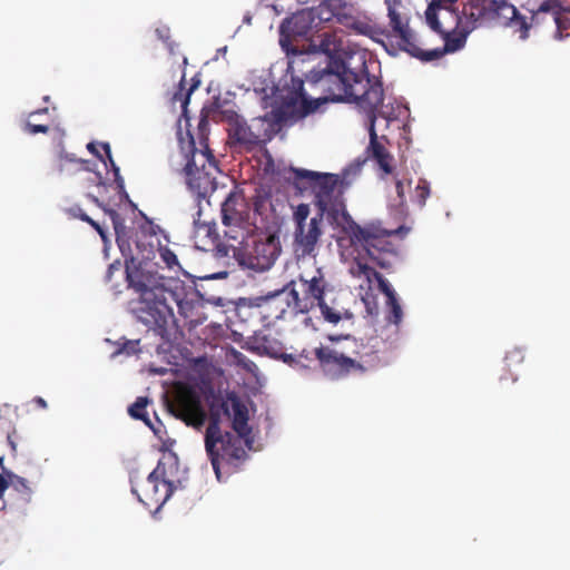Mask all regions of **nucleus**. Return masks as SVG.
Returning <instances> with one entry per match:
<instances>
[{
	"mask_svg": "<svg viewBox=\"0 0 570 570\" xmlns=\"http://www.w3.org/2000/svg\"><path fill=\"white\" fill-rule=\"evenodd\" d=\"M327 286L328 283L321 269H316L311 277L301 274L297 281H291L286 287L292 298L293 314H306L318 307L328 323L337 324L343 317L352 318L353 314L348 311L341 314L325 303Z\"/></svg>",
	"mask_w": 570,
	"mask_h": 570,
	"instance_id": "8",
	"label": "nucleus"
},
{
	"mask_svg": "<svg viewBox=\"0 0 570 570\" xmlns=\"http://www.w3.org/2000/svg\"><path fill=\"white\" fill-rule=\"evenodd\" d=\"M498 22L509 27L512 29L514 35L519 36V39L525 40L529 38V31L531 30V23L528 18L520 14L517 8H514V12L510 18H499Z\"/></svg>",
	"mask_w": 570,
	"mask_h": 570,
	"instance_id": "22",
	"label": "nucleus"
},
{
	"mask_svg": "<svg viewBox=\"0 0 570 570\" xmlns=\"http://www.w3.org/2000/svg\"><path fill=\"white\" fill-rule=\"evenodd\" d=\"M48 110L49 109L47 107H45V108L37 109L35 111H31L29 114V119H31L32 117L42 115V114H48ZM23 129L26 132H28L30 135L47 134L49 131V126L43 125V124H33L30 120H27Z\"/></svg>",
	"mask_w": 570,
	"mask_h": 570,
	"instance_id": "28",
	"label": "nucleus"
},
{
	"mask_svg": "<svg viewBox=\"0 0 570 570\" xmlns=\"http://www.w3.org/2000/svg\"><path fill=\"white\" fill-rule=\"evenodd\" d=\"M8 441H9V443H10V445H11V449L14 451V450H16V444H14V442L10 439V436H8Z\"/></svg>",
	"mask_w": 570,
	"mask_h": 570,
	"instance_id": "52",
	"label": "nucleus"
},
{
	"mask_svg": "<svg viewBox=\"0 0 570 570\" xmlns=\"http://www.w3.org/2000/svg\"><path fill=\"white\" fill-rule=\"evenodd\" d=\"M390 29L382 28L375 23L370 17L353 18L348 27L357 35L371 38L372 40L384 45V39H396V45L401 49V38L399 33L393 30V26L389 23Z\"/></svg>",
	"mask_w": 570,
	"mask_h": 570,
	"instance_id": "18",
	"label": "nucleus"
},
{
	"mask_svg": "<svg viewBox=\"0 0 570 570\" xmlns=\"http://www.w3.org/2000/svg\"><path fill=\"white\" fill-rule=\"evenodd\" d=\"M309 215V206L307 204H299L293 215L295 227L303 226L307 224V218Z\"/></svg>",
	"mask_w": 570,
	"mask_h": 570,
	"instance_id": "36",
	"label": "nucleus"
},
{
	"mask_svg": "<svg viewBox=\"0 0 570 570\" xmlns=\"http://www.w3.org/2000/svg\"><path fill=\"white\" fill-rule=\"evenodd\" d=\"M393 20L396 26V33H399L401 38V50L407 52L414 58H417L422 61H432L442 58L448 52H455L461 49L466 40V36L464 33H454L452 35L449 30L444 29L439 21L438 10L434 3H431L426 11L425 18L429 27L439 33L443 40L444 46L442 48L434 49H424L422 46L425 43L422 40L416 38L415 32L409 26V17L405 16L403 21L397 20L399 16L393 11Z\"/></svg>",
	"mask_w": 570,
	"mask_h": 570,
	"instance_id": "7",
	"label": "nucleus"
},
{
	"mask_svg": "<svg viewBox=\"0 0 570 570\" xmlns=\"http://www.w3.org/2000/svg\"><path fill=\"white\" fill-rule=\"evenodd\" d=\"M120 267H121V264H120L119 261H116V262L111 263L108 266V269H107V273H106V279L110 281L111 277H112L114 272L120 271Z\"/></svg>",
	"mask_w": 570,
	"mask_h": 570,
	"instance_id": "45",
	"label": "nucleus"
},
{
	"mask_svg": "<svg viewBox=\"0 0 570 570\" xmlns=\"http://www.w3.org/2000/svg\"><path fill=\"white\" fill-rule=\"evenodd\" d=\"M314 17L311 11H299L285 19L281 24V36L286 38L306 37L313 28Z\"/></svg>",
	"mask_w": 570,
	"mask_h": 570,
	"instance_id": "20",
	"label": "nucleus"
},
{
	"mask_svg": "<svg viewBox=\"0 0 570 570\" xmlns=\"http://www.w3.org/2000/svg\"><path fill=\"white\" fill-rule=\"evenodd\" d=\"M307 78L321 87L324 100L354 102L366 116L383 105V83L368 73L364 63L356 72L344 61L335 60L326 68H314Z\"/></svg>",
	"mask_w": 570,
	"mask_h": 570,
	"instance_id": "3",
	"label": "nucleus"
},
{
	"mask_svg": "<svg viewBox=\"0 0 570 570\" xmlns=\"http://www.w3.org/2000/svg\"><path fill=\"white\" fill-rule=\"evenodd\" d=\"M227 247L240 266L255 272L269 269L281 253L278 237L272 234L250 233L243 242H230Z\"/></svg>",
	"mask_w": 570,
	"mask_h": 570,
	"instance_id": "10",
	"label": "nucleus"
},
{
	"mask_svg": "<svg viewBox=\"0 0 570 570\" xmlns=\"http://www.w3.org/2000/svg\"><path fill=\"white\" fill-rule=\"evenodd\" d=\"M140 341L139 340H132V341H126L121 347L117 351V353H125L127 355H134L140 352L139 347Z\"/></svg>",
	"mask_w": 570,
	"mask_h": 570,
	"instance_id": "40",
	"label": "nucleus"
},
{
	"mask_svg": "<svg viewBox=\"0 0 570 570\" xmlns=\"http://www.w3.org/2000/svg\"><path fill=\"white\" fill-rule=\"evenodd\" d=\"M269 202V194L264 190H256L255 195L252 197V204L254 207V212L257 214H262L265 209L267 203Z\"/></svg>",
	"mask_w": 570,
	"mask_h": 570,
	"instance_id": "34",
	"label": "nucleus"
},
{
	"mask_svg": "<svg viewBox=\"0 0 570 570\" xmlns=\"http://www.w3.org/2000/svg\"><path fill=\"white\" fill-rule=\"evenodd\" d=\"M100 147L104 149L106 157L110 164V167L112 168V171L115 174V181H116L117 186L120 189H124V187H125L124 178L120 176L119 167L116 165L115 160L112 159L109 144L102 142V144H100Z\"/></svg>",
	"mask_w": 570,
	"mask_h": 570,
	"instance_id": "33",
	"label": "nucleus"
},
{
	"mask_svg": "<svg viewBox=\"0 0 570 570\" xmlns=\"http://www.w3.org/2000/svg\"><path fill=\"white\" fill-rule=\"evenodd\" d=\"M131 490L144 505L159 509L173 494L174 485L165 479V468L158 462L147 479L134 485Z\"/></svg>",
	"mask_w": 570,
	"mask_h": 570,
	"instance_id": "13",
	"label": "nucleus"
},
{
	"mask_svg": "<svg viewBox=\"0 0 570 570\" xmlns=\"http://www.w3.org/2000/svg\"><path fill=\"white\" fill-rule=\"evenodd\" d=\"M395 189H396V194H397V198H399V205L404 206L406 203V197H405L404 184L402 180H400V179L396 180Z\"/></svg>",
	"mask_w": 570,
	"mask_h": 570,
	"instance_id": "44",
	"label": "nucleus"
},
{
	"mask_svg": "<svg viewBox=\"0 0 570 570\" xmlns=\"http://www.w3.org/2000/svg\"><path fill=\"white\" fill-rule=\"evenodd\" d=\"M220 213L226 245L234 240L243 242L257 229L249 203L239 187H234L229 191L222 203Z\"/></svg>",
	"mask_w": 570,
	"mask_h": 570,
	"instance_id": "11",
	"label": "nucleus"
},
{
	"mask_svg": "<svg viewBox=\"0 0 570 570\" xmlns=\"http://www.w3.org/2000/svg\"><path fill=\"white\" fill-rule=\"evenodd\" d=\"M49 99H50V98H49V96H45V97H43V100H45V101H49Z\"/></svg>",
	"mask_w": 570,
	"mask_h": 570,
	"instance_id": "53",
	"label": "nucleus"
},
{
	"mask_svg": "<svg viewBox=\"0 0 570 570\" xmlns=\"http://www.w3.org/2000/svg\"><path fill=\"white\" fill-rule=\"evenodd\" d=\"M523 360H524L523 352L520 348H513L507 353V355L504 357V363H505L507 368L509 371H511V368L513 366H518V365L522 364Z\"/></svg>",
	"mask_w": 570,
	"mask_h": 570,
	"instance_id": "35",
	"label": "nucleus"
},
{
	"mask_svg": "<svg viewBox=\"0 0 570 570\" xmlns=\"http://www.w3.org/2000/svg\"><path fill=\"white\" fill-rule=\"evenodd\" d=\"M135 245L137 254L126 259L125 269L129 286L139 293V297L131 302V312L139 322L165 338L168 324L174 320L171 303L179 306L183 297L155 269L156 264L151 262L155 256L154 245L138 237Z\"/></svg>",
	"mask_w": 570,
	"mask_h": 570,
	"instance_id": "1",
	"label": "nucleus"
},
{
	"mask_svg": "<svg viewBox=\"0 0 570 570\" xmlns=\"http://www.w3.org/2000/svg\"><path fill=\"white\" fill-rule=\"evenodd\" d=\"M209 414L206 412L200 394L191 386L181 384L176 389L169 410L174 416L181 420L187 426L200 430L206 421L207 426L220 428V416L232 419L235 433L249 435L248 410L235 392L225 394L209 390L206 395Z\"/></svg>",
	"mask_w": 570,
	"mask_h": 570,
	"instance_id": "2",
	"label": "nucleus"
},
{
	"mask_svg": "<svg viewBox=\"0 0 570 570\" xmlns=\"http://www.w3.org/2000/svg\"><path fill=\"white\" fill-rule=\"evenodd\" d=\"M188 102V96L186 97V99L184 100V105Z\"/></svg>",
	"mask_w": 570,
	"mask_h": 570,
	"instance_id": "54",
	"label": "nucleus"
},
{
	"mask_svg": "<svg viewBox=\"0 0 570 570\" xmlns=\"http://www.w3.org/2000/svg\"><path fill=\"white\" fill-rule=\"evenodd\" d=\"M107 213L109 214L111 220H112V224H114V227H115V232L117 234V243L119 245V248L120 250L124 253L125 252V243H124V239L120 235V227H121V218H120V215L114 210V209H108Z\"/></svg>",
	"mask_w": 570,
	"mask_h": 570,
	"instance_id": "37",
	"label": "nucleus"
},
{
	"mask_svg": "<svg viewBox=\"0 0 570 570\" xmlns=\"http://www.w3.org/2000/svg\"><path fill=\"white\" fill-rule=\"evenodd\" d=\"M88 198H89L92 203H95L96 205H98L99 207H101V206H102V205H101V203L99 202V199H98L96 196H94V195H88Z\"/></svg>",
	"mask_w": 570,
	"mask_h": 570,
	"instance_id": "51",
	"label": "nucleus"
},
{
	"mask_svg": "<svg viewBox=\"0 0 570 570\" xmlns=\"http://www.w3.org/2000/svg\"><path fill=\"white\" fill-rule=\"evenodd\" d=\"M355 348L346 352L341 348L320 345L315 355L320 368L323 373L338 380L351 373H365L366 371L380 366L383 361L381 354L390 348L387 342L379 336H372L366 344L360 346L353 341Z\"/></svg>",
	"mask_w": 570,
	"mask_h": 570,
	"instance_id": "5",
	"label": "nucleus"
},
{
	"mask_svg": "<svg viewBox=\"0 0 570 570\" xmlns=\"http://www.w3.org/2000/svg\"><path fill=\"white\" fill-rule=\"evenodd\" d=\"M158 252L163 263L167 268L174 269L177 267V269H181L176 254L170 248L167 246H159Z\"/></svg>",
	"mask_w": 570,
	"mask_h": 570,
	"instance_id": "32",
	"label": "nucleus"
},
{
	"mask_svg": "<svg viewBox=\"0 0 570 570\" xmlns=\"http://www.w3.org/2000/svg\"><path fill=\"white\" fill-rule=\"evenodd\" d=\"M556 1H546L543 2L537 11H533L529 22L531 23V29H534L543 23H549V19L554 9Z\"/></svg>",
	"mask_w": 570,
	"mask_h": 570,
	"instance_id": "25",
	"label": "nucleus"
},
{
	"mask_svg": "<svg viewBox=\"0 0 570 570\" xmlns=\"http://www.w3.org/2000/svg\"><path fill=\"white\" fill-rule=\"evenodd\" d=\"M32 403L38 407V409H41V410H46L47 409V402L45 399H42L41 396H36L33 397L32 400Z\"/></svg>",
	"mask_w": 570,
	"mask_h": 570,
	"instance_id": "48",
	"label": "nucleus"
},
{
	"mask_svg": "<svg viewBox=\"0 0 570 570\" xmlns=\"http://www.w3.org/2000/svg\"><path fill=\"white\" fill-rule=\"evenodd\" d=\"M379 116L385 120L386 128L391 121L395 120V117L386 115L385 111H374L373 114L367 115L370 135V145L367 147V151L370 153V156L377 163L379 167L384 171V174H391L393 171V156L379 141V137L375 130V124Z\"/></svg>",
	"mask_w": 570,
	"mask_h": 570,
	"instance_id": "16",
	"label": "nucleus"
},
{
	"mask_svg": "<svg viewBox=\"0 0 570 570\" xmlns=\"http://www.w3.org/2000/svg\"><path fill=\"white\" fill-rule=\"evenodd\" d=\"M2 463V459H0ZM9 488V481L2 474H0V499L3 497L6 490Z\"/></svg>",
	"mask_w": 570,
	"mask_h": 570,
	"instance_id": "46",
	"label": "nucleus"
},
{
	"mask_svg": "<svg viewBox=\"0 0 570 570\" xmlns=\"http://www.w3.org/2000/svg\"><path fill=\"white\" fill-rule=\"evenodd\" d=\"M156 33L159 37V39L164 41H166L169 38V29L167 27L157 28Z\"/></svg>",
	"mask_w": 570,
	"mask_h": 570,
	"instance_id": "47",
	"label": "nucleus"
},
{
	"mask_svg": "<svg viewBox=\"0 0 570 570\" xmlns=\"http://www.w3.org/2000/svg\"><path fill=\"white\" fill-rule=\"evenodd\" d=\"M549 24H554L557 28V35L562 38L564 35L568 36L570 29V18L568 12L556 1L554 9L549 19Z\"/></svg>",
	"mask_w": 570,
	"mask_h": 570,
	"instance_id": "23",
	"label": "nucleus"
},
{
	"mask_svg": "<svg viewBox=\"0 0 570 570\" xmlns=\"http://www.w3.org/2000/svg\"><path fill=\"white\" fill-rule=\"evenodd\" d=\"M292 298L288 294V287L284 286L281 291H276L261 298L257 305V313L267 324L274 323L285 316L289 309L293 313Z\"/></svg>",
	"mask_w": 570,
	"mask_h": 570,
	"instance_id": "17",
	"label": "nucleus"
},
{
	"mask_svg": "<svg viewBox=\"0 0 570 570\" xmlns=\"http://www.w3.org/2000/svg\"><path fill=\"white\" fill-rule=\"evenodd\" d=\"M79 219H81L82 222L88 223L90 226H92L99 233V235L102 238L105 237V233H104L102 227L96 220L90 218L86 213L79 214Z\"/></svg>",
	"mask_w": 570,
	"mask_h": 570,
	"instance_id": "43",
	"label": "nucleus"
},
{
	"mask_svg": "<svg viewBox=\"0 0 570 570\" xmlns=\"http://www.w3.org/2000/svg\"><path fill=\"white\" fill-rule=\"evenodd\" d=\"M462 13L466 22L472 24V28L498 21L499 19L488 0H469L464 4Z\"/></svg>",
	"mask_w": 570,
	"mask_h": 570,
	"instance_id": "19",
	"label": "nucleus"
},
{
	"mask_svg": "<svg viewBox=\"0 0 570 570\" xmlns=\"http://www.w3.org/2000/svg\"><path fill=\"white\" fill-rule=\"evenodd\" d=\"M341 230L350 237L355 248L363 250L368 259L383 269L392 268L399 255L397 245L392 238H403L409 233L405 226L395 229H386L379 223L361 226L353 218Z\"/></svg>",
	"mask_w": 570,
	"mask_h": 570,
	"instance_id": "6",
	"label": "nucleus"
},
{
	"mask_svg": "<svg viewBox=\"0 0 570 570\" xmlns=\"http://www.w3.org/2000/svg\"><path fill=\"white\" fill-rule=\"evenodd\" d=\"M293 186L301 195L311 191L318 214L324 215L327 222L342 229L352 217L344 200V193L352 186L360 174V166H350L341 174L317 173L313 170L292 168Z\"/></svg>",
	"mask_w": 570,
	"mask_h": 570,
	"instance_id": "4",
	"label": "nucleus"
},
{
	"mask_svg": "<svg viewBox=\"0 0 570 570\" xmlns=\"http://www.w3.org/2000/svg\"><path fill=\"white\" fill-rule=\"evenodd\" d=\"M88 150L94 154L96 157L102 160V156L100 155L99 150L97 149L96 145L94 142H89L87 145Z\"/></svg>",
	"mask_w": 570,
	"mask_h": 570,
	"instance_id": "49",
	"label": "nucleus"
},
{
	"mask_svg": "<svg viewBox=\"0 0 570 570\" xmlns=\"http://www.w3.org/2000/svg\"><path fill=\"white\" fill-rule=\"evenodd\" d=\"M148 404H149V399L148 397L139 396V397H137L135 403H132L128 407V413H129V415L131 417H134L136 420H141L142 422L146 423V425L151 426L150 420H149L148 414L146 412V407H147Z\"/></svg>",
	"mask_w": 570,
	"mask_h": 570,
	"instance_id": "26",
	"label": "nucleus"
},
{
	"mask_svg": "<svg viewBox=\"0 0 570 570\" xmlns=\"http://www.w3.org/2000/svg\"><path fill=\"white\" fill-rule=\"evenodd\" d=\"M228 136L234 144L252 149L265 140V121L254 118L247 122L243 117L234 114L228 120Z\"/></svg>",
	"mask_w": 570,
	"mask_h": 570,
	"instance_id": "14",
	"label": "nucleus"
},
{
	"mask_svg": "<svg viewBox=\"0 0 570 570\" xmlns=\"http://www.w3.org/2000/svg\"><path fill=\"white\" fill-rule=\"evenodd\" d=\"M386 307H387L386 320L389 321V323H391L395 326L394 332L396 333L399 325L403 318V311L400 305L397 296L386 299Z\"/></svg>",
	"mask_w": 570,
	"mask_h": 570,
	"instance_id": "27",
	"label": "nucleus"
},
{
	"mask_svg": "<svg viewBox=\"0 0 570 570\" xmlns=\"http://www.w3.org/2000/svg\"><path fill=\"white\" fill-rule=\"evenodd\" d=\"M325 216L317 213L307 224L295 227L294 246L299 256H315L317 244L323 235L322 223Z\"/></svg>",
	"mask_w": 570,
	"mask_h": 570,
	"instance_id": "15",
	"label": "nucleus"
},
{
	"mask_svg": "<svg viewBox=\"0 0 570 570\" xmlns=\"http://www.w3.org/2000/svg\"><path fill=\"white\" fill-rule=\"evenodd\" d=\"M249 435L234 434L223 431L220 428L207 426L205 432V450L218 480H220L222 468H236L243 462L247 453L244 441L250 443Z\"/></svg>",
	"mask_w": 570,
	"mask_h": 570,
	"instance_id": "9",
	"label": "nucleus"
},
{
	"mask_svg": "<svg viewBox=\"0 0 570 570\" xmlns=\"http://www.w3.org/2000/svg\"><path fill=\"white\" fill-rule=\"evenodd\" d=\"M218 171L217 160L209 147L205 145V150H197L194 147L185 173L187 186L198 199L215 190Z\"/></svg>",
	"mask_w": 570,
	"mask_h": 570,
	"instance_id": "12",
	"label": "nucleus"
},
{
	"mask_svg": "<svg viewBox=\"0 0 570 570\" xmlns=\"http://www.w3.org/2000/svg\"><path fill=\"white\" fill-rule=\"evenodd\" d=\"M68 213L76 218H79V214L85 213L79 206H73L68 209Z\"/></svg>",
	"mask_w": 570,
	"mask_h": 570,
	"instance_id": "50",
	"label": "nucleus"
},
{
	"mask_svg": "<svg viewBox=\"0 0 570 570\" xmlns=\"http://www.w3.org/2000/svg\"><path fill=\"white\" fill-rule=\"evenodd\" d=\"M316 348L313 351L303 350L299 354H285L284 362L293 367L309 368L311 363L314 362V360L317 361L315 355Z\"/></svg>",
	"mask_w": 570,
	"mask_h": 570,
	"instance_id": "24",
	"label": "nucleus"
},
{
	"mask_svg": "<svg viewBox=\"0 0 570 570\" xmlns=\"http://www.w3.org/2000/svg\"><path fill=\"white\" fill-rule=\"evenodd\" d=\"M357 265V275L364 276L368 282H372L373 279H377L382 274L379 273L375 268L368 266L367 264H363L360 261L356 262Z\"/></svg>",
	"mask_w": 570,
	"mask_h": 570,
	"instance_id": "38",
	"label": "nucleus"
},
{
	"mask_svg": "<svg viewBox=\"0 0 570 570\" xmlns=\"http://www.w3.org/2000/svg\"><path fill=\"white\" fill-rule=\"evenodd\" d=\"M379 289L386 296V299L393 298L396 296L395 291L392 288L390 283L381 275L376 279Z\"/></svg>",
	"mask_w": 570,
	"mask_h": 570,
	"instance_id": "41",
	"label": "nucleus"
},
{
	"mask_svg": "<svg viewBox=\"0 0 570 570\" xmlns=\"http://www.w3.org/2000/svg\"><path fill=\"white\" fill-rule=\"evenodd\" d=\"M7 476H8L9 485L11 484L16 491L26 495L27 499L30 498L31 489L26 479L17 475V474H13V473H8Z\"/></svg>",
	"mask_w": 570,
	"mask_h": 570,
	"instance_id": "31",
	"label": "nucleus"
},
{
	"mask_svg": "<svg viewBox=\"0 0 570 570\" xmlns=\"http://www.w3.org/2000/svg\"><path fill=\"white\" fill-rule=\"evenodd\" d=\"M321 104H322L321 99L307 100V99L303 98L304 112L305 114L314 112L315 110H317V108L321 106Z\"/></svg>",
	"mask_w": 570,
	"mask_h": 570,
	"instance_id": "42",
	"label": "nucleus"
},
{
	"mask_svg": "<svg viewBox=\"0 0 570 570\" xmlns=\"http://www.w3.org/2000/svg\"><path fill=\"white\" fill-rule=\"evenodd\" d=\"M208 130H209V122L206 117H202L198 122V135H199V150H205V145L208 147L207 140H208Z\"/></svg>",
	"mask_w": 570,
	"mask_h": 570,
	"instance_id": "39",
	"label": "nucleus"
},
{
	"mask_svg": "<svg viewBox=\"0 0 570 570\" xmlns=\"http://www.w3.org/2000/svg\"><path fill=\"white\" fill-rule=\"evenodd\" d=\"M253 348L261 354L284 360L282 343L269 334H257L253 338Z\"/></svg>",
	"mask_w": 570,
	"mask_h": 570,
	"instance_id": "21",
	"label": "nucleus"
},
{
	"mask_svg": "<svg viewBox=\"0 0 570 570\" xmlns=\"http://www.w3.org/2000/svg\"><path fill=\"white\" fill-rule=\"evenodd\" d=\"M431 194L430 184L426 179L420 178L414 190L413 202L417 204L420 208L425 206L426 199Z\"/></svg>",
	"mask_w": 570,
	"mask_h": 570,
	"instance_id": "29",
	"label": "nucleus"
},
{
	"mask_svg": "<svg viewBox=\"0 0 570 570\" xmlns=\"http://www.w3.org/2000/svg\"><path fill=\"white\" fill-rule=\"evenodd\" d=\"M499 18H511L514 12V6L508 0H488Z\"/></svg>",
	"mask_w": 570,
	"mask_h": 570,
	"instance_id": "30",
	"label": "nucleus"
}]
</instances>
